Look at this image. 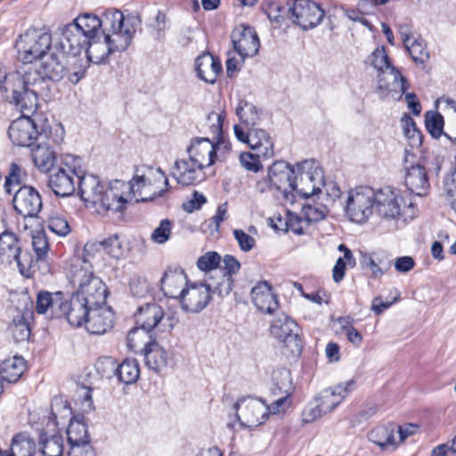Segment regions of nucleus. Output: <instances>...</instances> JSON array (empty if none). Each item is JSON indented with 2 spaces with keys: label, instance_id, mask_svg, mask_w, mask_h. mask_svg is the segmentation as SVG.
Returning a JSON list of instances; mask_svg holds the SVG:
<instances>
[{
  "label": "nucleus",
  "instance_id": "412c9836",
  "mask_svg": "<svg viewBox=\"0 0 456 456\" xmlns=\"http://www.w3.org/2000/svg\"><path fill=\"white\" fill-rule=\"evenodd\" d=\"M134 318L136 325L148 334L153 330H160L164 319V311L155 302L146 303L137 308Z\"/></svg>",
  "mask_w": 456,
  "mask_h": 456
},
{
  "label": "nucleus",
  "instance_id": "9b49d317",
  "mask_svg": "<svg viewBox=\"0 0 456 456\" xmlns=\"http://www.w3.org/2000/svg\"><path fill=\"white\" fill-rule=\"evenodd\" d=\"M211 285L206 283H189L179 292V303L186 313L198 314L210 302Z\"/></svg>",
  "mask_w": 456,
  "mask_h": 456
},
{
  "label": "nucleus",
  "instance_id": "de8ad7c7",
  "mask_svg": "<svg viewBox=\"0 0 456 456\" xmlns=\"http://www.w3.org/2000/svg\"><path fill=\"white\" fill-rule=\"evenodd\" d=\"M236 115L248 127L253 128L260 119L256 107L247 101H240L236 108Z\"/></svg>",
  "mask_w": 456,
  "mask_h": 456
},
{
  "label": "nucleus",
  "instance_id": "39448f33",
  "mask_svg": "<svg viewBox=\"0 0 456 456\" xmlns=\"http://www.w3.org/2000/svg\"><path fill=\"white\" fill-rule=\"evenodd\" d=\"M81 159L68 156L59 167L50 172L48 186L53 193L60 197H68L74 193L78 177L83 173Z\"/></svg>",
  "mask_w": 456,
  "mask_h": 456
},
{
  "label": "nucleus",
  "instance_id": "e2e57ef3",
  "mask_svg": "<svg viewBox=\"0 0 456 456\" xmlns=\"http://www.w3.org/2000/svg\"><path fill=\"white\" fill-rule=\"evenodd\" d=\"M220 262L221 256L215 251H209L199 257L197 266L201 271H211L216 269Z\"/></svg>",
  "mask_w": 456,
  "mask_h": 456
},
{
  "label": "nucleus",
  "instance_id": "aec40b11",
  "mask_svg": "<svg viewBox=\"0 0 456 456\" xmlns=\"http://www.w3.org/2000/svg\"><path fill=\"white\" fill-rule=\"evenodd\" d=\"M414 158L413 154H409L405 151L404 169H405V185L413 194L422 196L429 187L428 177L423 166L414 164L409 160V158Z\"/></svg>",
  "mask_w": 456,
  "mask_h": 456
},
{
  "label": "nucleus",
  "instance_id": "f704fd0d",
  "mask_svg": "<svg viewBox=\"0 0 456 456\" xmlns=\"http://www.w3.org/2000/svg\"><path fill=\"white\" fill-rule=\"evenodd\" d=\"M249 147L262 155L264 159H270L273 156V142L269 134L259 128H250Z\"/></svg>",
  "mask_w": 456,
  "mask_h": 456
},
{
  "label": "nucleus",
  "instance_id": "58836bf2",
  "mask_svg": "<svg viewBox=\"0 0 456 456\" xmlns=\"http://www.w3.org/2000/svg\"><path fill=\"white\" fill-rule=\"evenodd\" d=\"M73 21L81 27V30L86 32L85 34L89 36L90 39L99 37L100 29L101 34H103V30H105V12L101 18L86 12L79 15Z\"/></svg>",
  "mask_w": 456,
  "mask_h": 456
},
{
  "label": "nucleus",
  "instance_id": "6e6552de",
  "mask_svg": "<svg viewBox=\"0 0 456 456\" xmlns=\"http://www.w3.org/2000/svg\"><path fill=\"white\" fill-rule=\"evenodd\" d=\"M20 112L22 116L12 121L8 129L9 138L13 144L32 148L36 142L47 139L46 131L43 128L39 131L34 119L28 117L30 112L28 110H20Z\"/></svg>",
  "mask_w": 456,
  "mask_h": 456
},
{
  "label": "nucleus",
  "instance_id": "052dcab7",
  "mask_svg": "<svg viewBox=\"0 0 456 456\" xmlns=\"http://www.w3.org/2000/svg\"><path fill=\"white\" fill-rule=\"evenodd\" d=\"M354 380L346 381L345 384H338L333 388L326 389L322 392L323 400L335 399L336 396H338L339 403L342 400L349 394L351 391V387L354 385Z\"/></svg>",
  "mask_w": 456,
  "mask_h": 456
},
{
  "label": "nucleus",
  "instance_id": "bf43d9fd",
  "mask_svg": "<svg viewBox=\"0 0 456 456\" xmlns=\"http://www.w3.org/2000/svg\"><path fill=\"white\" fill-rule=\"evenodd\" d=\"M328 206L327 204L321 207L305 204L302 208V213L307 222L317 223L325 218Z\"/></svg>",
  "mask_w": 456,
  "mask_h": 456
},
{
  "label": "nucleus",
  "instance_id": "ea45409f",
  "mask_svg": "<svg viewBox=\"0 0 456 456\" xmlns=\"http://www.w3.org/2000/svg\"><path fill=\"white\" fill-rule=\"evenodd\" d=\"M24 370V359L14 356L3 361L0 364V379L8 383H15L20 379Z\"/></svg>",
  "mask_w": 456,
  "mask_h": 456
},
{
  "label": "nucleus",
  "instance_id": "774afa93",
  "mask_svg": "<svg viewBox=\"0 0 456 456\" xmlns=\"http://www.w3.org/2000/svg\"><path fill=\"white\" fill-rule=\"evenodd\" d=\"M233 236L243 252H248L256 246L255 239L241 229H234Z\"/></svg>",
  "mask_w": 456,
  "mask_h": 456
},
{
  "label": "nucleus",
  "instance_id": "0eeeda50",
  "mask_svg": "<svg viewBox=\"0 0 456 456\" xmlns=\"http://www.w3.org/2000/svg\"><path fill=\"white\" fill-rule=\"evenodd\" d=\"M52 41L48 30L29 28L20 36L16 47L23 62L31 63L45 56L52 48Z\"/></svg>",
  "mask_w": 456,
  "mask_h": 456
},
{
  "label": "nucleus",
  "instance_id": "0e129e2a",
  "mask_svg": "<svg viewBox=\"0 0 456 456\" xmlns=\"http://www.w3.org/2000/svg\"><path fill=\"white\" fill-rule=\"evenodd\" d=\"M47 227L51 232L59 236H66L70 232V227L67 220L58 216L49 217Z\"/></svg>",
  "mask_w": 456,
  "mask_h": 456
},
{
  "label": "nucleus",
  "instance_id": "f257e3e1",
  "mask_svg": "<svg viewBox=\"0 0 456 456\" xmlns=\"http://www.w3.org/2000/svg\"><path fill=\"white\" fill-rule=\"evenodd\" d=\"M65 53H52L42 61L38 69L29 68L21 73L23 83V106L28 112L36 111L38 97H48L51 93V82L60 81L66 71L63 62Z\"/></svg>",
  "mask_w": 456,
  "mask_h": 456
},
{
  "label": "nucleus",
  "instance_id": "864d4df0",
  "mask_svg": "<svg viewBox=\"0 0 456 456\" xmlns=\"http://www.w3.org/2000/svg\"><path fill=\"white\" fill-rule=\"evenodd\" d=\"M338 404L339 401L330 402V403L328 405L317 404L316 403L314 405L310 403L303 411V421L305 423L314 422L323 414H326L334 410Z\"/></svg>",
  "mask_w": 456,
  "mask_h": 456
},
{
  "label": "nucleus",
  "instance_id": "f8f14e48",
  "mask_svg": "<svg viewBox=\"0 0 456 456\" xmlns=\"http://www.w3.org/2000/svg\"><path fill=\"white\" fill-rule=\"evenodd\" d=\"M265 406V400L257 401L248 396L239 399L233 408L236 411V419L242 427H257L268 419V412Z\"/></svg>",
  "mask_w": 456,
  "mask_h": 456
},
{
  "label": "nucleus",
  "instance_id": "72a5a7b5",
  "mask_svg": "<svg viewBox=\"0 0 456 456\" xmlns=\"http://www.w3.org/2000/svg\"><path fill=\"white\" fill-rule=\"evenodd\" d=\"M370 65L379 72L378 88L380 90H387L389 85L385 82L382 75H384L386 72H388L389 75H392L397 69L392 64L388 55L386 53L385 48H377L375 51H373L370 56Z\"/></svg>",
  "mask_w": 456,
  "mask_h": 456
},
{
  "label": "nucleus",
  "instance_id": "8fccbe9b",
  "mask_svg": "<svg viewBox=\"0 0 456 456\" xmlns=\"http://www.w3.org/2000/svg\"><path fill=\"white\" fill-rule=\"evenodd\" d=\"M147 186V180L144 175H134L126 188L128 189V194L135 198L136 202L152 201L156 199V194L149 197L143 194V189Z\"/></svg>",
  "mask_w": 456,
  "mask_h": 456
},
{
  "label": "nucleus",
  "instance_id": "cd10ccee",
  "mask_svg": "<svg viewBox=\"0 0 456 456\" xmlns=\"http://www.w3.org/2000/svg\"><path fill=\"white\" fill-rule=\"evenodd\" d=\"M77 188L81 200L94 206L98 205V200L102 199L101 194L105 190L98 176L84 173L78 177Z\"/></svg>",
  "mask_w": 456,
  "mask_h": 456
},
{
  "label": "nucleus",
  "instance_id": "9d476101",
  "mask_svg": "<svg viewBox=\"0 0 456 456\" xmlns=\"http://www.w3.org/2000/svg\"><path fill=\"white\" fill-rule=\"evenodd\" d=\"M270 332L279 341L284 344L291 354L297 356L302 351V342L299 337L297 323L285 314H279L270 326Z\"/></svg>",
  "mask_w": 456,
  "mask_h": 456
},
{
  "label": "nucleus",
  "instance_id": "393cba45",
  "mask_svg": "<svg viewBox=\"0 0 456 456\" xmlns=\"http://www.w3.org/2000/svg\"><path fill=\"white\" fill-rule=\"evenodd\" d=\"M114 313L110 307L104 305L91 309L90 316L86 322V329L94 335L106 333L113 327Z\"/></svg>",
  "mask_w": 456,
  "mask_h": 456
},
{
  "label": "nucleus",
  "instance_id": "603ef678",
  "mask_svg": "<svg viewBox=\"0 0 456 456\" xmlns=\"http://www.w3.org/2000/svg\"><path fill=\"white\" fill-rule=\"evenodd\" d=\"M444 120L441 113L428 110L425 113V126L429 134L436 139L445 134L444 132Z\"/></svg>",
  "mask_w": 456,
  "mask_h": 456
},
{
  "label": "nucleus",
  "instance_id": "4d7b16f0",
  "mask_svg": "<svg viewBox=\"0 0 456 456\" xmlns=\"http://www.w3.org/2000/svg\"><path fill=\"white\" fill-rule=\"evenodd\" d=\"M117 362L114 358L110 356L99 358L95 364V370L99 375L105 379H112L116 377Z\"/></svg>",
  "mask_w": 456,
  "mask_h": 456
},
{
  "label": "nucleus",
  "instance_id": "dca6fc26",
  "mask_svg": "<svg viewBox=\"0 0 456 456\" xmlns=\"http://www.w3.org/2000/svg\"><path fill=\"white\" fill-rule=\"evenodd\" d=\"M12 204L15 211L24 217H37L43 202L39 192L32 186H20L14 193Z\"/></svg>",
  "mask_w": 456,
  "mask_h": 456
},
{
  "label": "nucleus",
  "instance_id": "6e6d98bb",
  "mask_svg": "<svg viewBox=\"0 0 456 456\" xmlns=\"http://www.w3.org/2000/svg\"><path fill=\"white\" fill-rule=\"evenodd\" d=\"M401 122L403 126L404 135L411 141L412 146H420L422 143V134L418 129L413 118L408 114H404Z\"/></svg>",
  "mask_w": 456,
  "mask_h": 456
},
{
  "label": "nucleus",
  "instance_id": "c756f323",
  "mask_svg": "<svg viewBox=\"0 0 456 456\" xmlns=\"http://www.w3.org/2000/svg\"><path fill=\"white\" fill-rule=\"evenodd\" d=\"M252 302L262 313L272 314L278 307L276 296L267 281L258 282L251 289Z\"/></svg>",
  "mask_w": 456,
  "mask_h": 456
},
{
  "label": "nucleus",
  "instance_id": "a878e982",
  "mask_svg": "<svg viewBox=\"0 0 456 456\" xmlns=\"http://www.w3.org/2000/svg\"><path fill=\"white\" fill-rule=\"evenodd\" d=\"M31 157L39 171L48 173L54 170L57 161V152L49 142V138L37 142L31 148Z\"/></svg>",
  "mask_w": 456,
  "mask_h": 456
},
{
  "label": "nucleus",
  "instance_id": "1a4fd4ad",
  "mask_svg": "<svg viewBox=\"0 0 456 456\" xmlns=\"http://www.w3.org/2000/svg\"><path fill=\"white\" fill-rule=\"evenodd\" d=\"M375 191L368 186H361L350 191L345 212L351 221L363 223L372 215Z\"/></svg>",
  "mask_w": 456,
  "mask_h": 456
},
{
  "label": "nucleus",
  "instance_id": "6ab92c4d",
  "mask_svg": "<svg viewBox=\"0 0 456 456\" xmlns=\"http://www.w3.org/2000/svg\"><path fill=\"white\" fill-rule=\"evenodd\" d=\"M403 198L396 190L390 187L375 191L374 207L378 214L385 219H395L401 215Z\"/></svg>",
  "mask_w": 456,
  "mask_h": 456
},
{
  "label": "nucleus",
  "instance_id": "5701e85b",
  "mask_svg": "<svg viewBox=\"0 0 456 456\" xmlns=\"http://www.w3.org/2000/svg\"><path fill=\"white\" fill-rule=\"evenodd\" d=\"M187 275L180 266H168L160 280V289L166 297L179 300V292L188 284Z\"/></svg>",
  "mask_w": 456,
  "mask_h": 456
},
{
  "label": "nucleus",
  "instance_id": "bb28decb",
  "mask_svg": "<svg viewBox=\"0 0 456 456\" xmlns=\"http://www.w3.org/2000/svg\"><path fill=\"white\" fill-rule=\"evenodd\" d=\"M195 71L197 77L208 84H214L217 76L222 73L223 68L218 57L209 53H204L195 60Z\"/></svg>",
  "mask_w": 456,
  "mask_h": 456
},
{
  "label": "nucleus",
  "instance_id": "2eb2a0df",
  "mask_svg": "<svg viewBox=\"0 0 456 456\" xmlns=\"http://www.w3.org/2000/svg\"><path fill=\"white\" fill-rule=\"evenodd\" d=\"M58 311L59 318H65L69 325L74 327H81L86 324L88 316H90L93 306L89 305L86 299L75 292L72 296L66 299L63 297L62 305Z\"/></svg>",
  "mask_w": 456,
  "mask_h": 456
},
{
  "label": "nucleus",
  "instance_id": "473e14b6",
  "mask_svg": "<svg viewBox=\"0 0 456 456\" xmlns=\"http://www.w3.org/2000/svg\"><path fill=\"white\" fill-rule=\"evenodd\" d=\"M143 351L145 364L149 369L160 372L167 368L168 364L167 352L155 340L147 342Z\"/></svg>",
  "mask_w": 456,
  "mask_h": 456
},
{
  "label": "nucleus",
  "instance_id": "7ed1b4c3",
  "mask_svg": "<svg viewBox=\"0 0 456 456\" xmlns=\"http://www.w3.org/2000/svg\"><path fill=\"white\" fill-rule=\"evenodd\" d=\"M140 23L139 17L134 14L124 15L118 9L105 11V30L102 36L105 37L110 50L113 53L126 51L131 45Z\"/></svg>",
  "mask_w": 456,
  "mask_h": 456
},
{
  "label": "nucleus",
  "instance_id": "4c0bfd02",
  "mask_svg": "<svg viewBox=\"0 0 456 456\" xmlns=\"http://www.w3.org/2000/svg\"><path fill=\"white\" fill-rule=\"evenodd\" d=\"M39 446L37 456H62L64 445L63 438L60 435L49 436L44 430L39 433Z\"/></svg>",
  "mask_w": 456,
  "mask_h": 456
},
{
  "label": "nucleus",
  "instance_id": "20e7f679",
  "mask_svg": "<svg viewBox=\"0 0 456 456\" xmlns=\"http://www.w3.org/2000/svg\"><path fill=\"white\" fill-rule=\"evenodd\" d=\"M67 276L72 286L77 288L75 293L86 299L93 307L106 304L107 287L99 277L94 275L92 271L72 264Z\"/></svg>",
  "mask_w": 456,
  "mask_h": 456
},
{
  "label": "nucleus",
  "instance_id": "3c124183",
  "mask_svg": "<svg viewBox=\"0 0 456 456\" xmlns=\"http://www.w3.org/2000/svg\"><path fill=\"white\" fill-rule=\"evenodd\" d=\"M273 381L274 387L273 394L291 395L294 388L290 371L287 369L278 370L273 374Z\"/></svg>",
  "mask_w": 456,
  "mask_h": 456
},
{
  "label": "nucleus",
  "instance_id": "a19ab883",
  "mask_svg": "<svg viewBox=\"0 0 456 456\" xmlns=\"http://www.w3.org/2000/svg\"><path fill=\"white\" fill-rule=\"evenodd\" d=\"M11 456H37V445L28 435L19 433L12 439Z\"/></svg>",
  "mask_w": 456,
  "mask_h": 456
},
{
  "label": "nucleus",
  "instance_id": "ddd939ff",
  "mask_svg": "<svg viewBox=\"0 0 456 456\" xmlns=\"http://www.w3.org/2000/svg\"><path fill=\"white\" fill-rule=\"evenodd\" d=\"M293 23L302 29L308 30L318 26L323 20L325 12L316 3L310 0H295L289 8Z\"/></svg>",
  "mask_w": 456,
  "mask_h": 456
},
{
  "label": "nucleus",
  "instance_id": "a211bd4d",
  "mask_svg": "<svg viewBox=\"0 0 456 456\" xmlns=\"http://www.w3.org/2000/svg\"><path fill=\"white\" fill-rule=\"evenodd\" d=\"M23 81L20 71L5 74L0 69V94L2 97L14 104L20 110L24 111L23 106Z\"/></svg>",
  "mask_w": 456,
  "mask_h": 456
},
{
  "label": "nucleus",
  "instance_id": "c9c22d12",
  "mask_svg": "<svg viewBox=\"0 0 456 456\" xmlns=\"http://www.w3.org/2000/svg\"><path fill=\"white\" fill-rule=\"evenodd\" d=\"M85 51L87 59L95 64L106 63L109 60V57L114 53L113 51L110 50V47L107 40H105L104 36L102 40L101 36L92 38V40L88 42Z\"/></svg>",
  "mask_w": 456,
  "mask_h": 456
},
{
  "label": "nucleus",
  "instance_id": "680f3d73",
  "mask_svg": "<svg viewBox=\"0 0 456 456\" xmlns=\"http://www.w3.org/2000/svg\"><path fill=\"white\" fill-rule=\"evenodd\" d=\"M21 167L16 164L10 165L9 175L5 177L4 188L6 193L12 194L13 186L20 185L22 183L21 179Z\"/></svg>",
  "mask_w": 456,
  "mask_h": 456
},
{
  "label": "nucleus",
  "instance_id": "423d86ee",
  "mask_svg": "<svg viewBox=\"0 0 456 456\" xmlns=\"http://www.w3.org/2000/svg\"><path fill=\"white\" fill-rule=\"evenodd\" d=\"M295 167H291L285 161H275L268 170V174L273 182V189L284 193L285 198H289V192L296 191L302 198L308 199L312 194L319 190L317 184H313L311 188H298V177L295 175Z\"/></svg>",
  "mask_w": 456,
  "mask_h": 456
},
{
  "label": "nucleus",
  "instance_id": "c03bdc74",
  "mask_svg": "<svg viewBox=\"0 0 456 456\" xmlns=\"http://www.w3.org/2000/svg\"><path fill=\"white\" fill-rule=\"evenodd\" d=\"M394 431V427L391 424L388 426H378L369 432L368 439L382 450H387L389 446L395 448Z\"/></svg>",
  "mask_w": 456,
  "mask_h": 456
},
{
  "label": "nucleus",
  "instance_id": "f03ea898",
  "mask_svg": "<svg viewBox=\"0 0 456 456\" xmlns=\"http://www.w3.org/2000/svg\"><path fill=\"white\" fill-rule=\"evenodd\" d=\"M224 118V112H210L207 117V121L214 134L213 140L208 137H196L187 148L189 159L197 166L207 167L215 164L217 158L216 152L221 150V144L225 142L223 133Z\"/></svg>",
  "mask_w": 456,
  "mask_h": 456
},
{
  "label": "nucleus",
  "instance_id": "f3484780",
  "mask_svg": "<svg viewBox=\"0 0 456 456\" xmlns=\"http://www.w3.org/2000/svg\"><path fill=\"white\" fill-rule=\"evenodd\" d=\"M234 50L242 60L255 56L259 50L260 41L254 28L241 24L232 33Z\"/></svg>",
  "mask_w": 456,
  "mask_h": 456
},
{
  "label": "nucleus",
  "instance_id": "69168bd1",
  "mask_svg": "<svg viewBox=\"0 0 456 456\" xmlns=\"http://www.w3.org/2000/svg\"><path fill=\"white\" fill-rule=\"evenodd\" d=\"M260 157H262V155H258L256 151V153L242 152L240 155V162L244 168L256 173L262 168L259 160Z\"/></svg>",
  "mask_w": 456,
  "mask_h": 456
},
{
  "label": "nucleus",
  "instance_id": "2f4dec72",
  "mask_svg": "<svg viewBox=\"0 0 456 456\" xmlns=\"http://www.w3.org/2000/svg\"><path fill=\"white\" fill-rule=\"evenodd\" d=\"M67 436L69 447L90 444V436L83 414L74 415L70 419Z\"/></svg>",
  "mask_w": 456,
  "mask_h": 456
},
{
  "label": "nucleus",
  "instance_id": "c85d7f7f",
  "mask_svg": "<svg viewBox=\"0 0 456 456\" xmlns=\"http://www.w3.org/2000/svg\"><path fill=\"white\" fill-rule=\"evenodd\" d=\"M297 171L298 173V188H306L309 190L313 184L318 187L323 185V174L314 160H304L297 164ZM321 191V188L314 193L317 194ZM313 196V194L311 195Z\"/></svg>",
  "mask_w": 456,
  "mask_h": 456
},
{
  "label": "nucleus",
  "instance_id": "49530a36",
  "mask_svg": "<svg viewBox=\"0 0 456 456\" xmlns=\"http://www.w3.org/2000/svg\"><path fill=\"white\" fill-rule=\"evenodd\" d=\"M32 247L37 256V262H41V265H43L42 273L45 274L49 273L50 268L46 263L49 242L44 231H37L32 235Z\"/></svg>",
  "mask_w": 456,
  "mask_h": 456
},
{
  "label": "nucleus",
  "instance_id": "5fc2aeb1",
  "mask_svg": "<svg viewBox=\"0 0 456 456\" xmlns=\"http://www.w3.org/2000/svg\"><path fill=\"white\" fill-rule=\"evenodd\" d=\"M412 61L417 64H425L429 59V53L422 39H414L404 45Z\"/></svg>",
  "mask_w": 456,
  "mask_h": 456
},
{
  "label": "nucleus",
  "instance_id": "37998d69",
  "mask_svg": "<svg viewBox=\"0 0 456 456\" xmlns=\"http://www.w3.org/2000/svg\"><path fill=\"white\" fill-rule=\"evenodd\" d=\"M30 315L31 314L28 313L26 315L25 314L18 313L17 315L13 316L8 327V330L15 342H22L29 338L31 330L28 318L30 317Z\"/></svg>",
  "mask_w": 456,
  "mask_h": 456
},
{
  "label": "nucleus",
  "instance_id": "4468645a",
  "mask_svg": "<svg viewBox=\"0 0 456 456\" xmlns=\"http://www.w3.org/2000/svg\"><path fill=\"white\" fill-rule=\"evenodd\" d=\"M60 30V41L53 46L60 53L76 56L80 54L82 50L86 49L88 42L91 40L90 37L86 36V32L81 30V27L75 24L74 21L63 26Z\"/></svg>",
  "mask_w": 456,
  "mask_h": 456
},
{
  "label": "nucleus",
  "instance_id": "b1692460",
  "mask_svg": "<svg viewBox=\"0 0 456 456\" xmlns=\"http://www.w3.org/2000/svg\"><path fill=\"white\" fill-rule=\"evenodd\" d=\"M123 186H126V183L119 180L110 183L104 192L101 194L102 199L98 200V204L107 211L122 214L128 203V199L119 192Z\"/></svg>",
  "mask_w": 456,
  "mask_h": 456
},
{
  "label": "nucleus",
  "instance_id": "13d9d810",
  "mask_svg": "<svg viewBox=\"0 0 456 456\" xmlns=\"http://www.w3.org/2000/svg\"><path fill=\"white\" fill-rule=\"evenodd\" d=\"M171 230L172 222L169 219H163L159 226L153 230L151 239L155 243L163 244L169 240Z\"/></svg>",
  "mask_w": 456,
  "mask_h": 456
},
{
  "label": "nucleus",
  "instance_id": "7c9ffc66",
  "mask_svg": "<svg viewBox=\"0 0 456 456\" xmlns=\"http://www.w3.org/2000/svg\"><path fill=\"white\" fill-rule=\"evenodd\" d=\"M64 293L61 291H57L55 293H51L46 290H40L37 295L36 301V311L39 314H49L51 318L58 317V309L59 306H61L63 300Z\"/></svg>",
  "mask_w": 456,
  "mask_h": 456
},
{
  "label": "nucleus",
  "instance_id": "e433bc0d",
  "mask_svg": "<svg viewBox=\"0 0 456 456\" xmlns=\"http://www.w3.org/2000/svg\"><path fill=\"white\" fill-rule=\"evenodd\" d=\"M20 243L18 236L9 231L0 234V260L8 264L13 262V258L19 256L20 253Z\"/></svg>",
  "mask_w": 456,
  "mask_h": 456
},
{
  "label": "nucleus",
  "instance_id": "79ce46f5",
  "mask_svg": "<svg viewBox=\"0 0 456 456\" xmlns=\"http://www.w3.org/2000/svg\"><path fill=\"white\" fill-rule=\"evenodd\" d=\"M140 376L137 360L127 358L121 363H117L116 377L120 383L130 385L137 381Z\"/></svg>",
  "mask_w": 456,
  "mask_h": 456
},
{
  "label": "nucleus",
  "instance_id": "338daca9",
  "mask_svg": "<svg viewBox=\"0 0 456 456\" xmlns=\"http://www.w3.org/2000/svg\"><path fill=\"white\" fill-rule=\"evenodd\" d=\"M361 265L362 268H370L371 270V275L373 278L381 276L386 271H387L391 263L388 262L384 267L379 266L375 260L368 254H364L361 259Z\"/></svg>",
  "mask_w": 456,
  "mask_h": 456
},
{
  "label": "nucleus",
  "instance_id": "09e8293b",
  "mask_svg": "<svg viewBox=\"0 0 456 456\" xmlns=\"http://www.w3.org/2000/svg\"><path fill=\"white\" fill-rule=\"evenodd\" d=\"M13 261L16 262L20 274L26 278L32 277L37 271L42 273L43 265H41V262H37V257L34 260L27 252L19 253V256L17 258H13Z\"/></svg>",
  "mask_w": 456,
  "mask_h": 456
},
{
  "label": "nucleus",
  "instance_id": "4be33fe9",
  "mask_svg": "<svg viewBox=\"0 0 456 456\" xmlns=\"http://www.w3.org/2000/svg\"><path fill=\"white\" fill-rule=\"evenodd\" d=\"M204 167L185 159H177L171 171V175L182 186L194 185L203 180Z\"/></svg>",
  "mask_w": 456,
  "mask_h": 456
},
{
  "label": "nucleus",
  "instance_id": "a18cd8bd",
  "mask_svg": "<svg viewBox=\"0 0 456 456\" xmlns=\"http://www.w3.org/2000/svg\"><path fill=\"white\" fill-rule=\"evenodd\" d=\"M96 247L97 249L102 248L104 252L113 258H120L124 254V249L119 237L115 234L103 240L98 243H86L84 247L85 251L89 252L93 248Z\"/></svg>",
  "mask_w": 456,
  "mask_h": 456
}]
</instances>
